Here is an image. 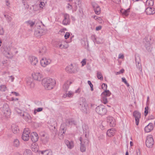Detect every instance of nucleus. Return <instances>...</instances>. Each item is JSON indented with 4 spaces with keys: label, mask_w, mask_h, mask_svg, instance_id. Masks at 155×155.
Instances as JSON below:
<instances>
[{
    "label": "nucleus",
    "mask_w": 155,
    "mask_h": 155,
    "mask_svg": "<svg viewBox=\"0 0 155 155\" xmlns=\"http://www.w3.org/2000/svg\"><path fill=\"white\" fill-rule=\"evenodd\" d=\"M31 140L33 142L37 141L38 139L37 134L34 132L31 133Z\"/></svg>",
    "instance_id": "obj_20"
},
{
    "label": "nucleus",
    "mask_w": 155,
    "mask_h": 155,
    "mask_svg": "<svg viewBox=\"0 0 155 155\" xmlns=\"http://www.w3.org/2000/svg\"><path fill=\"white\" fill-rule=\"evenodd\" d=\"M71 20L70 16L68 14H65L64 15V19L62 22V24L64 25H70Z\"/></svg>",
    "instance_id": "obj_14"
},
{
    "label": "nucleus",
    "mask_w": 155,
    "mask_h": 155,
    "mask_svg": "<svg viewBox=\"0 0 155 155\" xmlns=\"http://www.w3.org/2000/svg\"><path fill=\"white\" fill-rule=\"evenodd\" d=\"M124 71V69H121L119 71V74H122L123 73Z\"/></svg>",
    "instance_id": "obj_60"
},
{
    "label": "nucleus",
    "mask_w": 155,
    "mask_h": 155,
    "mask_svg": "<svg viewBox=\"0 0 155 155\" xmlns=\"http://www.w3.org/2000/svg\"><path fill=\"white\" fill-rule=\"evenodd\" d=\"M152 38L151 36L147 35L146 36L143 40L146 50L149 52L151 51L152 48L151 46Z\"/></svg>",
    "instance_id": "obj_3"
},
{
    "label": "nucleus",
    "mask_w": 155,
    "mask_h": 155,
    "mask_svg": "<svg viewBox=\"0 0 155 155\" xmlns=\"http://www.w3.org/2000/svg\"><path fill=\"white\" fill-rule=\"evenodd\" d=\"M120 11L123 16L126 17L128 16L129 15L130 8H128L126 10L122 9L120 10Z\"/></svg>",
    "instance_id": "obj_27"
},
{
    "label": "nucleus",
    "mask_w": 155,
    "mask_h": 155,
    "mask_svg": "<svg viewBox=\"0 0 155 155\" xmlns=\"http://www.w3.org/2000/svg\"><path fill=\"white\" fill-rule=\"evenodd\" d=\"M23 155H32L31 151L30 150L26 149Z\"/></svg>",
    "instance_id": "obj_38"
},
{
    "label": "nucleus",
    "mask_w": 155,
    "mask_h": 155,
    "mask_svg": "<svg viewBox=\"0 0 155 155\" xmlns=\"http://www.w3.org/2000/svg\"><path fill=\"white\" fill-rule=\"evenodd\" d=\"M107 122L111 127H114L116 125V122L114 118L111 116H108L107 118Z\"/></svg>",
    "instance_id": "obj_17"
},
{
    "label": "nucleus",
    "mask_w": 155,
    "mask_h": 155,
    "mask_svg": "<svg viewBox=\"0 0 155 155\" xmlns=\"http://www.w3.org/2000/svg\"><path fill=\"white\" fill-rule=\"evenodd\" d=\"M24 118L26 121H28L29 120L31 119V117L30 115L28 114L25 113L23 114Z\"/></svg>",
    "instance_id": "obj_31"
},
{
    "label": "nucleus",
    "mask_w": 155,
    "mask_h": 155,
    "mask_svg": "<svg viewBox=\"0 0 155 155\" xmlns=\"http://www.w3.org/2000/svg\"><path fill=\"white\" fill-rule=\"evenodd\" d=\"M15 111L18 113L20 114L21 113V110L18 108L15 107Z\"/></svg>",
    "instance_id": "obj_49"
},
{
    "label": "nucleus",
    "mask_w": 155,
    "mask_h": 155,
    "mask_svg": "<svg viewBox=\"0 0 155 155\" xmlns=\"http://www.w3.org/2000/svg\"><path fill=\"white\" fill-rule=\"evenodd\" d=\"M94 10L96 14H99L101 12V9L99 6L97 4H95L93 6Z\"/></svg>",
    "instance_id": "obj_28"
},
{
    "label": "nucleus",
    "mask_w": 155,
    "mask_h": 155,
    "mask_svg": "<svg viewBox=\"0 0 155 155\" xmlns=\"http://www.w3.org/2000/svg\"><path fill=\"white\" fill-rule=\"evenodd\" d=\"M56 83V81L54 79L50 78H45L42 81V85L47 90L53 89L55 86Z\"/></svg>",
    "instance_id": "obj_1"
},
{
    "label": "nucleus",
    "mask_w": 155,
    "mask_h": 155,
    "mask_svg": "<svg viewBox=\"0 0 155 155\" xmlns=\"http://www.w3.org/2000/svg\"><path fill=\"white\" fill-rule=\"evenodd\" d=\"M148 109L149 108L148 106H146L144 109V116L145 117L147 115L148 113Z\"/></svg>",
    "instance_id": "obj_42"
},
{
    "label": "nucleus",
    "mask_w": 155,
    "mask_h": 155,
    "mask_svg": "<svg viewBox=\"0 0 155 155\" xmlns=\"http://www.w3.org/2000/svg\"><path fill=\"white\" fill-rule=\"evenodd\" d=\"M69 86L68 84L65 83L63 86V89L65 91H67L69 88Z\"/></svg>",
    "instance_id": "obj_43"
},
{
    "label": "nucleus",
    "mask_w": 155,
    "mask_h": 155,
    "mask_svg": "<svg viewBox=\"0 0 155 155\" xmlns=\"http://www.w3.org/2000/svg\"><path fill=\"white\" fill-rule=\"evenodd\" d=\"M45 4L44 2H41L39 4V6L40 8H43V7L44 6Z\"/></svg>",
    "instance_id": "obj_52"
},
{
    "label": "nucleus",
    "mask_w": 155,
    "mask_h": 155,
    "mask_svg": "<svg viewBox=\"0 0 155 155\" xmlns=\"http://www.w3.org/2000/svg\"><path fill=\"white\" fill-rule=\"evenodd\" d=\"M153 126L152 123H150L146 126L144 128V130L146 132H149L151 131L153 129Z\"/></svg>",
    "instance_id": "obj_22"
},
{
    "label": "nucleus",
    "mask_w": 155,
    "mask_h": 155,
    "mask_svg": "<svg viewBox=\"0 0 155 155\" xmlns=\"http://www.w3.org/2000/svg\"><path fill=\"white\" fill-rule=\"evenodd\" d=\"M43 109L42 107L38 108L37 109H36L38 112H39L42 111Z\"/></svg>",
    "instance_id": "obj_53"
},
{
    "label": "nucleus",
    "mask_w": 155,
    "mask_h": 155,
    "mask_svg": "<svg viewBox=\"0 0 155 155\" xmlns=\"http://www.w3.org/2000/svg\"><path fill=\"white\" fill-rule=\"evenodd\" d=\"M12 93L13 94L15 95L16 96H17L19 95V94L17 92H12Z\"/></svg>",
    "instance_id": "obj_58"
},
{
    "label": "nucleus",
    "mask_w": 155,
    "mask_h": 155,
    "mask_svg": "<svg viewBox=\"0 0 155 155\" xmlns=\"http://www.w3.org/2000/svg\"><path fill=\"white\" fill-rule=\"evenodd\" d=\"M4 33L3 28L2 27H0V35H3Z\"/></svg>",
    "instance_id": "obj_48"
},
{
    "label": "nucleus",
    "mask_w": 155,
    "mask_h": 155,
    "mask_svg": "<svg viewBox=\"0 0 155 155\" xmlns=\"http://www.w3.org/2000/svg\"><path fill=\"white\" fill-rule=\"evenodd\" d=\"M86 59H83L81 62L82 66H83L85 65L86 64Z\"/></svg>",
    "instance_id": "obj_47"
},
{
    "label": "nucleus",
    "mask_w": 155,
    "mask_h": 155,
    "mask_svg": "<svg viewBox=\"0 0 155 155\" xmlns=\"http://www.w3.org/2000/svg\"><path fill=\"white\" fill-rule=\"evenodd\" d=\"M65 124L66 126L68 127L73 125H77V122L73 119H71L67 120L65 124L64 123L62 124L60 127L61 132L60 134H61L62 135L63 134H64L66 129L65 127H64Z\"/></svg>",
    "instance_id": "obj_2"
},
{
    "label": "nucleus",
    "mask_w": 155,
    "mask_h": 155,
    "mask_svg": "<svg viewBox=\"0 0 155 155\" xmlns=\"http://www.w3.org/2000/svg\"><path fill=\"white\" fill-rule=\"evenodd\" d=\"M41 139L42 143L44 144H45L47 143L48 140V137L47 136H46L44 138L42 137V138H41Z\"/></svg>",
    "instance_id": "obj_37"
},
{
    "label": "nucleus",
    "mask_w": 155,
    "mask_h": 155,
    "mask_svg": "<svg viewBox=\"0 0 155 155\" xmlns=\"http://www.w3.org/2000/svg\"><path fill=\"white\" fill-rule=\"evenodd\" d=\"M145 12L147 15H153L155 13V9L152 6H149L146 9Z\"/></svg>",
    "instance_id": "obj_19"
},
{
    "label": "nucleus",
    "mask_w": 155,
    "mask_h": 155,
    "mask_svg": "<svg viewBox=\"0 0 155 155\" xmlns=\"http://www.w3.org/2000/svg\"><path fill=\"white\" fill-rule=\"evenodd\" d=\"M27 85L31 88H33L35 87L34 83L31 81V80L27 81Z\"/></svg>",
    "instance_id": "obj_30"
},
{
    "label": "nucleus",
    "mask_w": 155,
    "mask_h": 155,
    "mask_svg": "<svg viewBox=\"0 0 155 155\" xmlns=\"http://www.w3.org/2000/svg\"><path fill=\"white\" fill-rule=\"evenodd\" d=\"M136 155H140V152L139 149L136 150Z\"/></svg>",
    "instance_id": "obj_56"
},
{
    "label": "nucleus",
    "mask_w": 155,
    "mask_h": 155,
    "mask_svg": "<svg viewBox=\"0 0 155 155\" xmlns=\"http://www.w3.org/2000/svg\"><path fill=\"white\" fill-rule=\"evenodd\" d=\"M96 111L99 114L101 115H105L107 112V110L103 105L97 106L95 109Z\"/></svg>",
    "instance_id": "obj_8"
},
{
    "label": "nucleus",
    "mask_w": 155,
    "mask_h": 155,
    "mask_svg": "<svg viewBox=\"0 0 155 155\" xmlns=\"http://www.w3.org/2000/svg\"><path fill=\"white\" fill-rule=\"evenodd\" d=\"M133 116L135 117L136 124L138 125L139 124V119L141 117V114L137 111H135L133 112Z\"/></svg>",
    "instance_id": "obj_18"
},
{
    "label": "nucleus",
    "mask_w": 155,
    "mask_h": 155,
    "mask_svg": "<svg viewBox=\"0 0 155 155\" xmlns=\"http://www.w3.org/2000/svg\"><path fill=\"white\" fill-rule=\"evenodd\" d=\"M25 23L28 25H29L30 27H32L35 24V22L31 20H29L25 22Z\"/></svg>",
    "instance_id": "obj_35"
},
{
    "label": "nucleus",
    "mask_w": 155,
    "mask_h": 155,
    "mask_svg": "<svg viewBox=\"0 0 155 155\" xmlns=\"http://www.w3.org/2000/svg\"><path fill=\"white\" fill-rule=\"evenodd\" d=\"M5 17L6 18L8 22H9L12 20V18L9 15H5Z\"/></svg>",
    "instance_id": "obj_41"
},
{
    "label": "nucleus",
    "mask_w": 155,
    "mask_h": 155,
    "mask_svg": "<svg viewBox=\"0 0 155 155\" xmlns=\"http://www.w3.org/2000/svg\"><path fill=\"white\" fill-rule=\"evenodd\" d=\"M51 62V60L49 59L43 58L41 60V64L44 67H46L47 65L50 64Z\"/></svg>",
    "instance_id": "obj_15"
},
{
    "label": "nucleus",
    "mask_w": 155,
    "mask_h": 155,
    "mask_svg": "<svg viewBox=\"0 0 155 155\" xmlns=\"http://www.w3.org/2000/svg\"><path fill=\"white\" fill-rule=\"evenodd\" d=\"M79 140L80 141V151L82 152H85L86 151V147L88 145L89 141L86 138L83 140L81 137L80 138Z\"/></svg>",
    "instance_id": "obj_5"
},
{
    "label": "nucleus",
    "mask_w": 155,
    "mask_h": 155,
    "mask_svg": "<svg viewBox=\"0 0 155 155\" xmlns=\"http://www.w3.org/2000/svg\"><path fill=\"white\" fill-rule=\"evenodd\" d=\"M135 61L137 67L140 70V72H142L141 65L140 63V57L138 56H135Z\"/></svg>",
    "instance_id": "obj_16"
},
{
    "label": "nucleus",
    "mask_w": 155,
    "mask_h": 155,
    "mask_svg": "<svg viewBox=\"0 0 155 155\" xmlns=\"http://www.w3.org/2000/svg\"><path fill=\"white\" fill-rule=\"evenodd\" d=\"M1 110L2 114L7 117H8L11 114L9 106L7 104H5L3 105V107L1 108Z\"/></svg>",
    "instance_id": "obj_7"
},
{
    "label": "nucleus",
    "mask_w": 155,
    "mask_h": 155,
    "mask_svg": "<svg viewBox=\"0 0 155 155\" xmlns=\"http://www.w3.org/2000/svg\"><path fill=\"white\" fill-rule=\"evenodd\" d=\"M69 6L68 7V8L71 9L72 8V6L71 5H70L69 4H68Z\"/></svg>",
    "instance_id": "obj_63"
},
{
    "label": "nucleus",
    "mask_w": 155,
    "mask_h": 155,
    "mask_svg": "<svg viewBox=\"0 0 155 155\" xmlns=\"http://www.w3.org/2000/svg\"><path fill=\"white\" fill-rule=\"evenodd\" d=\"M9 72H8V71H4L3 72V74H9Z\"/></svg>",
    "instance_id": "obj_62"
},
{
    "label": "nucleus",
    "mask_w": 155,
    "mask_h": 155,
    "mask_svg": "<svg viewBox=\"0 0 155 155\" xmlns=\"http://www.w3.org/2000/svg\"><path fill=\"white\" fill-rule=\"evenodd\" d=\"M122 81L123 82H124L125 84L127 82L126 79L125 78H122Z\"/></svg>",
    "instance_id": "obj_61"
},
{
    "label": "nucleus",
    "mask_w": 155,
    "mask_h": 155,
    "mask_svg": "<svg viewBox=\"0 0 155 155\" xmlns=\"http://www.w3.org/2000/svg\"><path fill=\"white\" fill-rule=\"evenodd\" d=\"M65 143L68 147L69 149H71L74 147V142L72 141H69L68 140H65Z\"/></svg>",
    "instance_id": "obj_25"
},
{
    "label": "nucleus",
    "mask_w": 155,
    "mask_h": 155,
    "mask_svg": "<svg viewBox=\"0 0 155 155\" xmlns=\"http://www.w3.org/2000/svg\"><path fill=\"white\" fill-rule=\"evenodd\" d=\"M7 90V88L5 85H0V91H2L5 92Z\"/></svg>",
    "instance_id": "obj_34"
},
{
    "label": "nucleus",
    "mask_w": 155,
    "mask_h": 155,
    "mask_svg": "<svg viewBox=\"0 0 155 155\" xmlns=\"http://www.w3.org/2000/svg\"><path fill=\"white\" fill-rule=\"evenodd\" d=\"M45 33V31L44 29L41 28H38L35 30L34 35L38 38H40L41 36L44 35Z\"/></svg>",
    "instance_id": "obj_12"
},
{
    "label": "nucleus",
    "mask_w": 155,
    "mask_h": 155,
    "mask_svg": "<svg viewBox=\"0 0 155 155\" xmlns=\"http://www.w3.org/2000/svg\"><path fill=\"white\" fill-rule=\"evenodd\" d=\"M87 83L90 86L91 91H93L94 90L93 86L91 81H87Z\"/></svg>",
    "instance_id": "obj_44"
},
{
    "label": "nucleus",
    "mask_w": 155,
    "mask_h": 155,
    "mask_svg": "<svg viewBox=\"0 0 155 155\" xmlns=\"http://www.w3.org/2000/svg\"><path fill=\"white\" fill-rule=\"evenodd\" d=\"M111 95V93L109 90H106L102 92L101 94L102 98L101 102L104 104H106L107 103V97H109Z\"/></svg>",
    "instance_id": "obj_9"
},
{
    "label": "nucleus",
    "mask_w": 155,
    "mask_h": 155,
    "mask_svg": "<svg viewBox=\"0 0 155 155\" xmlns=\"http://www.w3.org/2000/svg\"><path fill=\"white\" fill-rule=\"evenodd\" d=\"M30 133V131L28 128H26L24 129L22 135V139L24 141H27L29 139V134Z\"/></svg>",
    "instance_id": "obj_10"
},
{
    "label": "nucleus",
    "mask_w": 155,
    "mask_h": 155,
    "mask_svg": "<svg viewBox=\"0 0 155 155\" xmlns=\"http://www.w3.org/2000/svg\"><path fill=\"white\" fill-rule=\"evenodd\" d=\"M12 130L13 132L16 134L19 131V129L18 126L15 124H13L12 126Z\"/></svg>",
    "instance_id": "obj_26"
},
{
    "label": "nucleus",
    "mask_w": 155,
    "mask_h": 155,
    "mask_svg": "<svg viewBox=\"0 0 155 155\" xmlns=\"http://www.w3.org/2000/svg\"><path fill=\"white\" fill-rule=\"evenodd\" d=\"M9 77L10 79H11V82L13 81L14 79V78L12 76H9Z\"/></svg>",
    "instance_id": "obj_59"
},
{
    "label": "nucleus",
    "mask_w": 155,
    "mask_h": 155,
    "mask_svg": "<svg viewBox=\"0 0 155 155\" xmlns=\"http://www.w3.org/2000/svg\"><path fill=\"white\" fill-rule=\"evenodd\" d=\"M93 18H94V19H95V20H99L100 19V18L98 17V16H97L96 15H95V16H94L93 17Z\"/></svg>",
    "instance_id": "obj_55"
},
{
    "label": "nucleus",
    "mask_w": 155,
    "mask_h": 155,
    "mask_svg": "<svg viewBox=\"0 0 155 155\" xmlns=\"http://www.w3.org/2000/svg\"><path fill=\"white\" fill-rule=\"evenodd\" d=\"M124 58V56L123 54H120L119 55L118 57V59H123V58Z\"/></svg>",
    "instance_id": "obj_50"
},
{
    "label": "nucleus",
    "mask_w": 155,
    "mask_h": 155,
    "mask_svg": "<svg viewBox=\"0 0 155 155\" xmlns=\"http://www.w3.org/2000/svg\"><path fill=\"white\" fill-rule=\"evenodd\" d=\"M81 99L82 102L80 103L79 107L82 112L86 114L89 110L88 106L85 102V99L83 98H82Z\"/></svg>",
    "instance_id": "obj_4"
},
{
    "label": "nucleus",
    "mask_w": 155,
    "mask_h": 155,
    "mask_svg": "<svg viewBox=\"0 0 155 155\" xmlns=\"http://www.w3.org/2000/svg\"><path fill=\"white\" fill-rule=\"evenodd\" d=\"M32 76L35 80L38 81H41L42 78V75L39 72L35 73Z\"/></svg>",
    "instance_id": "obj_21"
},
{
    "label": "nucleus",
    "mask_w": 155,
    "mask_h": 155,
    "mask_svg": "<svg viewBox=\"0 0 155 155\" xmlns=\"http://www.w3.org/2000/svg\"><path fill=\"white\" fill-rule=\"evenodd\" d=\"M70 36V34L68 32H66L64 35L65 39H67Z\"/></svg>",
    "instance_id": "obj_45"
},
{
    "label": "nucleus",
    "mask_w": 155,
    "mask_h": 155,
    "mask_svg": "<svg viewBox=\"0 0 155 155\" xmlns=\"http://www.w3.org/2000/svg\"><path fill=\"white\" fill-rule=\"evenodd\" d=\"M67 29L66 28H63L62 30H61L60 31L61 32H61H62V31H67Z\"/></svg>",
    "instance_id": "obj_64"
},
{
    "label": "nucleus",
    "mask_w": 155,
    "mask_h": 155,
    "mask_svg": "<svg viewBox=\"0 0 155 155\" xmlns=\"http://www.w3.org/2000/svg\"><path fill=\"white\" fill-rule=\"evenodd\" d=\"M19 142L17 139H15L13 141V145L15 147H18L19 145Z\"/></svg>",
    "instance_id": "obj_33"
},
{
    "label": "nucleus",
    "mask_w": 155,
    "mask_h": 155,
    "mask_svg": "<svg viewBox=\"0 0 155 155\" xmlns=\"http://www.w3.org/2000/svg\"><path fill=\"white\" fill-rule=\"evenodd\" d=\"M107 84H105L103 83L102 85V89H104V90H106L105 91L107 90Z\"/></svg>",
    "instance_id": "obj_46"
},
{
    "label": "nucleus",
    "mask_w": 155,
    "mask_h": 155,
    "mask_svg": "<svg viewBox=\"0 0 155 155\" xmlns=\"http://www.w3.org/2000/svg\"><path fill=\"white\" fill-rule=\"evenodd\" d=\"M146 4H148L149 6H151L153 4V0H147Z\"/></svg>",
    "instance_id": "obj_40"
},
{
    "label": "nucleus",
    "mask_w": 155,
    "mask_h": 155,
    "mask_svg": "<svg viewBox=\"0 0 155 155\" xmlns=\"http://www.w3.org/2000/svg\"><path fill=\"white\" fill-rule=\"evenodd\" d=\"M154 144L153 138L151 136H147L146 141V145L149 148H152Z\"/></svg>",
    "instance_id": "obj_11"
},
{
    "label": "nucleus",
    "mask_w": 155,
    "mask_h": 155,
    "mask_svg": "<svg viewBox=\"0 0 155 155\" xmlns=\"http://www.w3.org/2000/svg\"><path fill=\"white\" fill-rule=\"evenodd\" d=\"M92 38L93 39V41L94 42L96 40V38L95 37V35H92L91 36Z\"/></svg>",
    "instance_id": "obj_57"
},
{
    "label": "nucleus",
    "mask_w": 155,
    "mask_h": 155,
    "mask_svg": "<svg viewBox=\"0 0 155 155\" xmlns=\"http://www.w3.org/2000/svg\"><path fill=\"white\" fill-rule=\"evenodd\" d=\"M82 128L84 132L85 133H86L88 132V126L86 125V124H84L82 126ZM87 135V134H85V138H86V136Z\"/></svg>",
    "instance_id": "obj_32"
},
{
    "label": "nucleus",
    "mask_w": 155,
    "mask_h": 155,
    "mask_svg": "<svg viewBox=\"0 0 155 155\" xmlns=\"http://www.w3.org/2000/svg\"><path fill=\"white\" fill-rule=\"evenodd\" d=\"M39 153L41 155H52V152L49 150L39 151Z\"/></svg>",
    "instance_id": "obj_29"
},
{
    "label": "nucleus",
    "mask_w": 155,
    "mask_h": 155,
    "mask_svg": "<svg viewBox=\"0 0 155 155\" xmlns=\"http://www.w3.org/2000/svg\"><path fill=\"white\" fill-rule=\"evenodd\" d=\"M65 70L67 72L70 73H76L78 71V68H74L72 64L67 66Z\"/></svg>",
    "instance_id": "obj_13"
},
{
    "label": "nucleus",
    "mask_w": 155,
    "mask_h": 155,
    "mask_svg": "<svg viewBox=\"0 0 155 155\" xmlns=\"http://www.w3.org/2000/svg\"><path fill=\"white\" fill-rule=\"evenodd\" d=\"M102 27L101 26H97L96 28V31H99L101 29Z\"/></svg>",
    "instance_id": "obj_54"
},
{
    "label": "nucleus",
    "mask_w": 155,
    "mask_h": 155,
    "mask_svg": "<svg viewBox=\"0 0 155 155\" xmlns=\"http://www.w3.org/2000/svg\"><path fill=\"white\" fill-rule=\"evenodd\" d=\"M97 78L100 80H103V77L101 72L97 71Z\"/></svg>",
    "instance_id": "obj_39"
},
{
    "label": "nucleus",
    "mask_w": 155,
    "mask_h": 155,
    "mask_svg": "<svg viewBox=\"0 0 155 155\" xmlns=\"http://www.w3.org/2000/svg\"><path fill=\"white\" fill-rule=\"evenodd\" d=\"M73 94L74 93L72 92L71 91H69L66 94V95H64V97H71L73 96Z\"/></svg>",
    "instance_id": "obj_36"
},
{
    "label": "nucleus",
    "mask_w": 155,
    "mask_h": 155,
    "mask_svg": "<svg viewBox=\"0 0 155 155\" xmlns=\"http://www.w3.org/2000/svg\"><path fill=\"white\" fill-rule=\"evenodd\" d=\"M40 135L41 136V138H42V137L44 138L46 136L45 135V133L44 132L41 133L40 134Z\"/></svg>",
    "instance_id": "obj_51"
},
{
    "label": "nucleus",
    "mask_w": 155,
    "mask_h": 155,
    "mask_svg": "<svg viewBox=\"0 0 155 155\" xmlns=\"http://www.w3.org/2000/svg\"><path fill=\"white\" fill-rule=\"evenodd\" d=\"M55 47H59L60 49H66L68 48L69 45L67 42L64 40H59L55 42Z\"/></svg>",
    "instance_id": "obj_6"
},
{
    "label": "nucleus",
    "mask_w": 155,
    "mask_h": 155,
    "mask_svg": "<svg viewBox=\"0 0 155 155\" xmlns=\"http://www.w3.org/2000/svg\"><path fill=\"white\" fill-rule=\"evenodd\" d=\"M116 132L114 128H112L108 130L107 132V135L109 137H111L114 136Z\"/></svg>",
    "instance_id": "obj_23"
},
{
    "label": "nucleus",
    "mask_w": 155,
    "mask_h": 155,
    "mask_svg": "<svg viewBox=\"0 0 155 155\" xmlns=\"http://www.w3.org/2000/svg\"><path fill=\"white\" fill-rule=\"evenodd\" d=\"M29 59L31 64L32 65H35L38 62L37 58L35 56L29 57Z\"/></svg>",
    "instance_id": "obj_24"
}]
</instances>
